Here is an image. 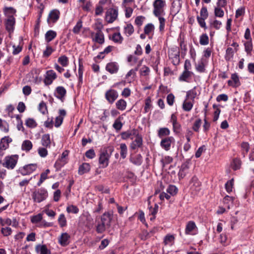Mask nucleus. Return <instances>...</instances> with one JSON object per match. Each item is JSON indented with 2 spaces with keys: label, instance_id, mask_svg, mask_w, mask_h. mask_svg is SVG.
<instances>
[{
  "label": "nucleus",
  "instance_id": "obj_20",
  "mask_svg": "<svg viewBox=\"0 0 254 254\" xmlns=\"http://www.w3.org/2000/svg\"><path fill=\"white\" fill-rule=\"evenodd\" d=\"M56 96L62 100L65 95L66 91V89L63 86H58L56 89Z\"/></svg>",
  "mask_w": 254,
  "mask_h": 254
},
{
  "label": "nucleus",
  "instance_id": "obj_10",
  "mask_svg": "<svg viewBox=\"0 0 254 254\" xmlns=\"http://www.w3.org/2000/svg\"><path fill=\"white\" fill-rule=\"evenodd\" d=\"M5 28L6 30L11 33L14 30V26L15 24V19L13 15H8L5 21Z\"/></svg>",
  "mask_w": 254,
  "mask_h": 254
},
{
  "label": "nucleus",
  "instance_id": "obj_18",
  "mask_svg": "<svg viewBox=\"0 0 254 254\" xmlns=\"http://www.w3.org/2000/svg\"><path fill=\"white\" fill-rule=\"evenodd\" d=\"M70 236L67 233H62L59 238L58 241L62 246H66L69 243Z\"/></svg>",
  "mask_w": 254,
  "mask_h": 254
},
{
  "label": "nucleus",
  "instance_id": "obj_9",
  "mask_svg": "<svg viewBox=\"0 0 254 254\" xmlns=\"http://www.w3.org/2000/svg\"><path fill=\"white\" fill-rule=\"evenodd\" d=\"M190 168V161L188 160L182 164L178 173V177L180 180L183 179L189 173Z\"/></svg>",
  "mask_w": 254,
  "mask_h": 254
},
{
  "label": "nucleus",
  "instance_id": "obj_23",
  "mask_svg": "<svg viewBox=\"0 0 254 254\" xmlns=\"http://www.w3.org/2000/svg\"><path fill=\"white\" fill-rule=\"evenodd\" d=\"M51 140L49 134H45L42 137L41 143L45 147H50L51 145Z\"/></svg>",
  "mask_w": 254,
  "mask_h": 254
},
{
  "label": "nucleus",
  "instance_id": "obj_43",
  "mask_svg": "<svg viewBox=\"0 0 254 254\" xmlns=\"http://www.w3.org/2000/svg\"><path fill=\"white\" fill-rule=\"evenodd\" d=\"M196 88V87L195 86L193 89L188 91L187 93V97L192 100H194L197 95V92L195 90Z\"/></svg>",
  "mask_w": 254,
  "mask_h": 254
},
{
  "label": "nucleus",
  "instance_id": "obj_3",
  "mask_svg": "<svg viewBox=\"0 0 254 254\" xmlns=\"http://www.w3.org/2000/svg\"><path fill=\"white\" fill-rule=\"evenodd\" d=\"M48 196L47 190L44 188L35 190L32 192V197L34 202L40 203L46 199Z\"/></svg>",
  "mask_w": 254,
  "mask_h": 254
},
{
  "label": "nucleus",
  "instance_id": "obj_49",
  "mask_svg": "<svg viewBox=\"0 0 254 254\" xmlns=\"http://www.w3.org/2000/svg\"><path fill=\"white\" fill-rule=\"evenodd\" d=\"M1 232L3 236L7 237L11 235L12 230L8 227H2L1 229Z\"/></svg>",
  "mask_w": 254,
  "mask_h": 254
},
{
  "label": "nucleus",
  "instance_id": "obj_29",
  "mask_svg": "<svg viewBox=\"0 0 254 254\" xmlns=\"http://www.w3.org/2000/svg\"><path fill=\"white\" fill-rule=\"evenodd\" d=\"M124 33H125L127 37L130 36L134 32V28L130 23L127 24L126 26L124 27Z\"/></svg>",
  "mask_w": 254,
  "mask_h": 254
},
{
  "label": "nucleus",
  "instance_id": "obj_61",
  "mask_svg": "<svg viewBox=\"0 0 254 254\" xmlns=\"http://www.w3.org/2000/svg\"><path fill=\"white\" fill-rule=\"evenodd\" d=\"M85 156L87 158L92 159L95 156V153L93 149L87 150L85 153Z\"/></svg>",
  "mask_w": 254,
  "mask_h": 254
},
{
  "label": "nucleus",
  "instance_id": "obj_53",
  "mask_svg": "<svg viewBox=\"0 0 254 254\" xmlns=\"http://www.w3.org/2000/svg\"><path fill=\"white\" fill-rule=\"evenodd\" d=\"M113 127L116 130H120L123 127V124L119 119H117L115 120Z\"/></svg>",
  "mask_w": 254,
  "mask_h": 254
},
{
  "label": "nucleus",
  "instance_id": "obj_28",
  "mask_svg": "<svg viewBox=\"0 0 254 254\" xmlns=\"http://www.w3.org/2000/svg\"><path fill=\"white\" fill-rule=\"evenodd\" d=\"M130 161L133 164L139 166L142 162V158L140 154H137L135 157L130 158Z\"/></svg>",
  "mask_w": 254,
  "mask_h": 254
},
{
  "label": "nucleus",
  "instance_id": "obj_63",
  "mask_svg": "<svg viewBox=\"0 0 254 254\" xmlns=\"http://www.w3.org/2000/svg\"><path fill=\"white\" fill-rule=\"evenodd\" d=\"M200 17L204 18H207L208 16L207 8L206 7H202L200 12Z\"/></svg>",
  "mask_w": 254,
  "mask_h": 254
},
{
  "label": "nucleus",
  "instance_id": "obj_34",
  "mask_svg": "<svg viewBox=\"0 0 254 254\" xmlns=\"http://www.w3.org/2000/svg\"><path fill=\"white\" fill-rule=\"evenodd\" d=\"M58 221L60 227L62 228L66 226L67 225L66 219L64 214L60 215Z\"/></svg>",
  "mask_w": 254,
  "mask_h": 254
},
{
  "label": "nucleus",
  "instance_id": "obj_25",
  "mask_svg": "<svg viewBox=\"0 0 254 254\" xmlns=\"http://www.w3.org/2000/svg\"><path fill=\"white\" fill-rule=\"evenodd\" d=\"M241 153L243 157H245L250 150V145L248 142H243L241 144Z\"/></svg>",
  "mask_w": 254,
  "mask_h": 254
},
{
  "label": "nucleus",
  "instance_id": "obj_22",
  "mask_svg": "<svg viewBox=\"0 0 254 254\" xmlns=\"http://www.w3.org/2000/svg\"><path fill=\"white\" fill-rule=\"evenodd\" d=\"M93 41L99 44H102L104 43V35L103 32L96 33L95 36L93 38Z\"/></svg>",
  "mask_w": 254,
  "mask_h": 254
},
{
  "label": "nucleus",
  "instance_id": "obj_51",
  "mask_svg": "<svg viewBox=\"0 0 254 254\" xmlns=\"http://www.w3.org/2000/svg\"><path fill=\"white\" fill-rule=\"evenodd\" d=\"M66 211L68 213H72L74 214H76L79 211V209L77 206L71 205L66 208Z\"/></svg>",
  "mask_w": 254,
  "mask_h": 254
},
{
  "label": "nucleus",
  "instance_id": "obj_54",
  "mask_svg": "<svg viewBox=\"0 0 254 254\" xmlns=\"http://www.w3.org/2000/svg\"><path fill=\"white\" fill-rule=\"evenodd\" d=\"M231 79L235 84V86H239L240 85V82L239 79V77L237 73H233L231 75Z\"/></svg>",
  "mask_w": 254,
  "mask_h": 254
},
{
  "label": "nucleus",
  "instance_id": "obj_5",
  "mask_svg": "<svg viewBox=\"0 0 254 254\" xmlns=\"http://www.w3.org/2000/svg\"><path fill=\"white\" fill-rule=\"evenodd\" d=\"M18 158V155L6 156L4 158V162L2 163V166L8 169H13L17 163Z\"/></svg>",
  "mask_w": 254,
  "mask_h": 254
},
{
  "label": "nucleus",
  "instance_id": "obj_56",
  "mask_svg": "<svg viewBox=\"0 0 254 254\" xmlns=\"http://www.w3.org/2000/svg\"><path fill=\"white\" fill-rule=\"evenodd\" d=\"M54 51L51 47L47 46L46 49L43 52V57H49Z\"/></svg>",
  "mask_w": 254,
  "mask_h": 254
},
{
  "label": "nucleus",
  "instance_id": "obj_62",
  "mask_svg": "<svg viewBox=\"0 0 254 254\" xmlns=\"http://www.w3.org/2000/svg\"><path fill=\"white\" fill-rule=\"evenodd\" d=\"M214 14L217 17H222L224 15V11L220 7H215Z\"/></svg>",
  "mask_w": 254,
  "mask_h": 254
},
{
  "label": "nucleus",
  "instance_id": "obj_17",
  "mask_svg": "<svg viewBox=\"0 0 254 254\" xmlns=\"http://www.w3.org/2000/svg\"><path fill=\"white\" fill-rule=\"evenodd\" d=\"M12 141V139L8 136L2 137L0 140V149L6 150L9 147V143L11 142Z\"/></svg>",
  "mask_w": 254,
  "mask_h": 254
},
{
  "label": "nucleus",
  "instance_id": "obj_38",
  "mask_svg": "<svg viewBox=\"0 0 254 254\" xmlns=\"http://www.w3.org/2000/svg\"><path fill=\"white\" fill-rule=\"evenodd\" d=\"M112 40L118 43H122L123 40V37L121 36L120 33H115L112 36Z\"/></svg>",
  "mask_w": 254,
  "mask_h": 254
},
{
  "label": "nucleus",
  "instance_id": "obj_11",
  "mask_svg": "<svg viewBox=\"0 0 254 254\" xmlns=\"http://www.w3.org/2000/svg\"><path fill=\"white\" fill-rule=\"evenodd\" d=\"M142 143L143 139L142 135L138 133L137 135L135 136L134 140L130 143V147L132 150H136L142 147Z\"/></svg>",
  "mask_w": 254,
  "mask_h": 254
},
{
  "label": "nucleus",
  "instance_id": "obj_39",
  "mask_svg": "<svg viewBox=\"0 0 254 254\" xmlns=\"http://www.w3.org/2000/svg\"><path fill=\"white\" fill-rule=\"evenodd\" d=\"M25 125L30 128H34L37 127L36 121L32 118H28L26 120Z\"/></svg>",
  "mask_w": 254,
  "mask_h": 254
},
{
  "label": "nucleus",
  "instance_id": "obj_47",
  "mask_svg": "<svg viewBox=\"0 0 254 254\" xmlns=\"http://www.w3.org/2000/svg\"><path fill=\"white\" fill-rule=\"evenodd\" d=\"M233 182L234 179H232L225 184V189L228 193H230L232 191L233 186L234 185Z\"/></svg>",
  "mask_w": 254,
  "mask_h": 254
},
{
  "label": "nucleus",
  "instance_id": "obj_1",
  "mask_svg": "<svg viewBox=\"0 0 254 254\" xmlns=\"http://www.w3.org/2000/svg\"><path fill=\"white\" fill-rule=\"evenodd\" d=\"M113 218V212L109 211L104 212L101 216V223L96 226V231L98 233H103L106 229L111 227V222Z\"/></svg>",
  "mask_w": 254,
  "mask_h": 254
},
{
  "label": "nucleus",
  "instance_id": "obj_40",
  "mask_svg": "<svg viewBox=\"0 0 254 254\" xmlns=\"http://www.w3.org/2000/svg\"><path fill=\"white\" fill-rule=\"evenodd\" d=\"M199 43L201 45H206L209 43V38L206 34H203L200 37Z\"/></svg>",
  "mask_w": 254,
  "mask_h": 254
},
{
  "label": "nucleus",
  "instance_id": "obj_32",
  "mask_svg": "<svg viewBox=\"0 0 254 254\" xmlns=\"http://www.w3.org/2000/svg\"><path fill=\"white\" fill-rule=\"evenodd\" d=\"M241 164L242 162L240 159L235 158L234 159L233 161L231 164V166L232 169L236 171L241 168Z\"/></svg>",
  "mask_w": 254,
  "mask_h": 254
},
{
  "label": "nucleus",
  "instance_id": "obj_15",
  "mask_svg": "<svg viewBox=\"0 0 254 254\" xmlns=\"http://www.w3.org/2000/svg\"><path fill=\"white\" fill-rule=\"evenodd\" d=\"M106 69L111 74L116 73L119 70V65L116 62H111L107 64Z\"/></svg>",
  "mask_w": 254,
  "mask_h": 254
},
{
  "label": "nucleus",
  "instance_id": "obj_64",
  "mask_svg": "<svg viewBox=\"0 0 254 254\" xmlns=\"http://www.w3.org/2000/svg\"><path fill=\"white\" fill-rule=\"evenodd\" d=\"M39 110L43 114H45L46 112L47 111V106L44 102H42L39 104Z\"/></svg>",
  "mask_w": 254,
  "mask_h": 254
},
{
  "label": "nucleus",
  "instance_id": "obj_48",
  "mask_svg": "<svg viewBox=\"0 0 254 254\" xmlns=\"http://www.w3.org/2000/svg\"><path fill=\"white\" fill-rule=\"evenodd\" d=\"M192 106V103L190 102H186L185 101L184 102L183 104V109L184 111L189 112L191 110Z\"/></svg>",
  "mask_w": 254,
  "mask_h": 254
},
{
  "label": "nucleus",
  "instance_id": "obj_46",
  "mask_svg": "<svg viewBox=\"0 0 254 254\" xmlns=\"http://www.w3.org/2000/svg\"><path fill=\"white\" fill-rule=\"evenodd\" d=\"M178 191L177 188L174 185H170L167 189V192L172 195H175Z\"/></svg>",
  "mask_w": 254,
  "mask_h": 254
},
{
  "label": "nucleus",
  "instance_id": "obj_59",
  "mask_svg": "<svg viewBox=\"0 0 254 254\" xmlns=\"http://www.w3.org/2000/svg\"><path fill=\"white\" fill-rule=\"evenodd\" d=\"M201 120L200 119H198L196 120L193 124L192 129L195 131H198L199 128L201 126Z\"/></svg>",
  "mask_w": 254,
  "mask_h": 254
},
{
  "label": "nucleus",
  "instance_id": "obj_35",
  "mask_svg": "<svg viewBox=\"0 0 254 254\" xmlns=\"http://www.w3.org/2000/svg\"><path fill=\"white\" fill-rule=\"evenodd\" d=\"M170 130L167 127L161 128L158 132V135L160 138L169 135Z\"/></svg>",
  "mask_w": 254,
  "mask_h": 254
},
{
  "label": "nucleus",
  "instance_id": "obj_50",
  "mask_svg": "<svg viewBox=\"0 0 254 254\" xmlns=\"http://www.w3.org/2000/svg\"><path fill=\"white\" fill-rule=\"evenodd\" d=\"M151 100L150 97H148L145 99V107H144V111L145 113H147L148 112L149 109L151 107Z\"/></svg>",
  "mask_w": 254,
  "mask_h": 254
},
{
  "label": "nucleus",
  "instance_id": "obj_41",
  "mask_svg": "<svg viewBox=\"0 0 254 254\" xmlns=\"http://www.w3.org/2000/svg\"><path fill=\"white\" fill-rule=\"evenodd\" d=\"M196 70L199 72H204L205 71V64L202 60L198 63L195 65Z\"/></svg>",
  "mask_w": 254,
  "mask_h": 254
},
{
  "label": "nucleus",
  "instance_id": "obj_55",
  "mask_svg": "<svg viewBox=\"0 0 254 254\" xmlns=\"http://www.w3.org/2000/svg\"><path fill=\"white\" fill-rule=\"evenodd\" d=\"M42 220V215L39 213L36 215L33 216L31 219V222L33 223H37L40 222Z\"/></svg>",
  "mask_w": 254,
  "mask_h": 254
},
{
  "label": "nucleus",
  "instance_id": "obj_45",
  "mask_svg": "<svg viewBox=\"0 0 254 254\" xmlns=\"http://www.w3.org/2000/svg\"><path fill=\"white\" fill-rule=\"evenodd\" d=\"M172 161V157L169 156H165L161 160L163 168H164L166 165L171 163Z\"/></svg>",
  "mask_w": 254,
  "mask_h": 254
},
{
  "label": "nucleus",
  "instance_id": "obj_57",
  "mask_svg": "<svg viewBox=\"0 0 254 254\" xmlns=\"http://www.w3.org/2000/svg\"><path fill=\"white\" fill-rule=\"evenodd\" d=\"M175 100V96L172 93L168 94L167 96V102L170 106H172Z\"/></svg>",
  "mask_w": 254,
  "mask_h": 254
},
{
  "label": "nucleus",
  "instance_id": "obj_27",
  "mask_svg": "<svg viewBox=\"0 0 254 254\" xmlns=\"http://www.w3.org/2000/svg\"><path fill=\"white\" fill-rule=\"evenodd\" d=\"M33 145L31 141L29 140H24L21 146L22 149L26 152L29 151L32 148Z\"/></svg>",
  "mask_w": 254,
  "mask_h": 254
},
{
  "label": "nucleus",
  "instance_id": "obj_37",
  "mask_svg": "<svg viewBox=\"0 0 254 254\" xmlns=\"http://www.w3.org/2000/svg\"><path fill=\"white\" fill-rule=\"evenodd\" d=\"M245 50L248 55H251L253 50V44L252 40L247 41L244 43Z\"/></svg>",
  "mask_w": 254,
  "mask_h": 254
},
{
  "label": "nucleus",
  "instance_id": "obj_8",
  "mask_svg": "<svg viewBox=\"0 0 254 254\" xmlns=\"http://www.w3.org/2000/svg\"><path fill=\"white\" fill-rule=\"evenodd\" d=\"M138 133V130L137 129L133 128L121 132L120 136L121 138L123 140L128 139H132L133 137H135Z\"/></svg>",
  "mask_w": 254,
  "mask_h": 254
},
{
  "label": "nucleus",
  "instance_id": "obj_16",
  "mask_svg": "<svg viewBox=\"0 0 254 254\" xmlns=\"http://www.w3.org/2000/svg\"><path fill=\"white\" fill-rule=\"evenodd\" d=\"M60 12L57 9H53L50 12L47 21L49 22L50 20H51L53 23L56 22L60 17Z\"/></svg>",
  "mask_w": 254,
  "mask_h": 254
},
{
  "label": "nucleus",
  "instance_id": "obj_2",
  "mask_svg": "<svg viewBox=\"0 0 254 254\" xmlns=\"http://www.w3.org/2000/svg\"><path fill=\"white\" fill-rule=\"evenodd\" d=\"M114 150L113 147L110 146L101 151L99 158V163L101 168H105L108 166L109 159Z\"/></svg>",
  "mask_w": 254,
  "mask_h": 254
},
{
  "label": "nucleus",
  "instance_id": "obj_42",
  "mask_svg": "<svg viewBox=\"0 0 254 254\" xmlns=\"http://www.w3.org/2000/svg\"><path fill=\"white\" fill-rule=\"evenodd\" d=\"M82 27V21L81 20H79L73 28V32L74 34H77L79 33L81 28Z\"/></svg>",
  "mask_w": 254,
  "mask_h": 254
},
{
  "label": "nucleus",
  "instance_id": "obj_14",
  "mask_svg": "<svg viewBox=\"0 0 254 254\" xmlns=\"http://www.w3.org/2000/svg\"><path fill=\"white\" fill-rule=\"evenodd\" d=\"M57 78L56 72L53 70H49L46 72V76L44 82L46 85L51 84L53 81Z\"/></svg>",
  "mask_w": 254,
  "mask_h": 254
},
{
  "label": "nucleus",
  "instance_id": "obj_31",
  "mask_svg": "<svg viewBox=\"0 0 254 254\" xmlns=\"http://www.w3.org/2000/svg\"><path fill=\"white\" fill-rule=\"evenodd\" d=\"M191 72L184 70L182 74L179 76V80L181 81H187V79L190 77Z\"/></svg>",
  "mask_w": 254,
  "mask_h": 254
},
{
  "label": "nucleus",
  "instance_id": "obj_4",
  "mask_svg": "<svg viewBox=\"0 0 254 254\" xmlns=\"http://www.w3.org/2000/svg\"><path fill=\"white\" fill-rule=\"evenodd\" d=\"M166 5L165 1L164 0H155L153 3V13L155 16H159L164 12V7Z\"/></svg>",
  "mask_w": 254,
  "mask_h": 254
},
{
  "label": "nucleus",
  "instance_id": "obj_21",
  "mask_svg": "<svg viewBox=\"0 0 254 254\" xmlns=\"http://www.w3.org/2000/svg\"><path fill=\"white\" fill-rule=\"evenodd\" d=\"M90 170V166L89 164L84 163L79 167L78 174L82 175L85 173L88 172Z\"/></svg>",
  "mask_w": 254,
  "mask_h": 254
},
{
  "label": "nucleus",
  "instance_id": "obj_33",
  "mask_svg": "<svg viewBox=\"0 0 254 254\" xmlns=\"http://www.w3.org/2000/svg\"><path fill=\"white\" fill-rule=\"evenodd\" d=\"M234 54V50L232 48H228L226 51V55L225 56V60L228 61L231 60L233 58Z\"/></svg>",
  "mask_w": 254,
  "mask_h": 254
},
{
  "label": "nucleus",
  "instance_id": "obj_30",
  "mask_svg": "<svg viewBox=\"0 0 254 254\" xmlns=\"http://www.w3.org/2000/svg\"><path fill=\"white\" fill-rule=\"evenodd\" d=\"M116 107L121 111H124L127 107V102L124 99H120L116 103Z\"/></svg>",
  "mask_w": 254,
  "mask_h": 254
},
{
  "label": "nucleus",
  "instance_id": "obj_19",
  "mask_svg": "<svg viewBox=\"0 0 254 254\" xmlns=\"http://www.w3.org/2000/svg\"><path fill=\"white\" fill-rule=\"evenodd\" d=\"M35 250L37 253L40 254H50L51 252L45 245H38L36 246Z\"/></svg>",
  "mask_w": 254,
  "mask_h": 254
},
{
  "label": "nucleus",
  "instance_id": "obj_36",
  "mask_svg": "<svg viewBox=\"0 0 254 254\" xmlns=\"http://www.w3.org/2000/svg\"><path fill=\"white\" fill-rule=\"evenodd\" d=\"M120 149L121 156L123 159H125L127 157V148L126 144L125 143H121L120 144Z\"/></svg>",
  "mask_w": 254,
  "mask_h": 254
},
{
  "label": "nucleus",
  "instance_id": "obj_26",
  "mask_svg": "<svg viewBox=\"0 0 254 254\" xmlns=\"http://www.w3.org/2000/svg\"><path fill=\"white\" fill-rule=\"evenodd\" d=\"M195 228V223L192 221H189L186 225L185 233L187 235L190 234Z\"/></svg>",
  "mask_w": 254,
  "mask_h": 254
},
{
  "label": "nucleus",
  "instance_id": "obj_13",
  "mask_svg": "<svg viewBox=\"0 0 254 254\" xmlns=\"http://www.w3.org/2000/svg\"><path fill=\"white\" fill-rule=\"evenodd\" d=\"M174 141L175 139L173 137H167L162 139L160 145L166 150H169L170 149L171 143Z\"/></svg>",
  "mask_w": 254,
  "mask_h": 254
},
{
  "label": "nucleus",
  "instance_id": "obj_12",
  "mask_svg": "<svg viewBox=\"0 0 254 254\" xmlns=\"http://www.w3.org/2000/svg\"><path fill=\"white\" fill-rule=\"evenodd\" d=\"M118 92L113 89H110L106 91L105 93V98L110 103H113L118 98Z\"/></svg>",
  "mask_w": 254,
  "mask_h": 254
},
{
  "label": "nucleus",
  "instance_id": "obj_60",
  "mask_svg": "<svg viewBox=\"0 0 254 254\" xmlns=\"http://www.w3.org/2000/svg\"><path fill=\"white\" fill-rule=\"evenodd\" d=\"M67 161H63L61 159H58L55 164V167L57 169H61L63 166H64L66 163Z\"/></svg>",
  "mask_w": 254,
  "mask_h": 254
},
{
  "label": "nucleus",
  "instance_id": "obj_24",
  "mask_svg": "<svg viewBox=\"0 0 254 254\" xmlns=\"http://www.w3.org/2000/svg\"><path fill=\"white\" fill-rule=\"evenodd\" d=\"M57 33L56 31L52 30H49L45 34V40L49 43L55 39Z\"/></svg>",
  "mask_w": 254,
  "mask_h": 254
},
{
  "label": "nucleus",
  "instance_id": "obj_52",
  "mask_svg": "<svg viewBox=\"0 0 254 254\" xmlns=\"http://www.w3.org/2000/svg\"><path fill=\"white\" fill-rule=\"evenodd\" d=\"M154 29V25L152 23L147 24L144 28L145 34L148 35L151 31Z\"/></svg>",
  "mask_w": 254,
  "mask_h": 254
},
{
  "label": "nucleus",
  "instance_id": "obj_44",
  "mask_svg": "<svg viewBox=\"0 0 254 254\" xmlns=\"http://www.w3.org/2000/svg\"><path fill=\"white\" fill-rule=\"evenodd\" d=\"M58 62L63 66H66L68 64V60L67 57L63 56L59 58Z\"/></svg>",
  "mask_w": 254,
  "mask_h": 254
},
{
  "label": "nucleus",
  "instance_id": "obj_58",
  "mask_svg": "<svg viewBox=\"0 0 254 254\" xmlns=\"http://www.w3.org/2000/svg\"><path fill=\"white\" fill-rule=\"evenodd\" d=\"M38 151V154L42 157H45L48 154V151L45 147H40Z\"/></svg>",
  "mask_w": 254,
  "mask_h": 254
},
{
  "label": "nucleus",
  "instance_id": "obj_6",
  "mask_svg": "<svg viewBox=\"0 0 254 254\" xmlns=\"http://www.w3.org/2000/svg\"><path fill=\"white\" fill-rule=\"evenodd\" d=\"M118 15V9L117 8H111L106 11L105 19L108 23H112L116 20Z\"/></svg>",
  "mask_w": 254,
  "mask_h": 254
},
{
  "label": "nucleus",
  "instance_id": "obj_7",
  "mask_svg": "<svg viewBox=\"0 0 254 254\" xmlns=\"http://www.w3.org/2000/svg\"><path fill=\"white\" fill-rule=\"evenodd\" d=\"M36 164H30L26 165L19 169V172L23 176H26L31 174L37 168Z\"/></svg>",
  "mask_w": 254,
  "mask_h": 254
}]
</instances>
